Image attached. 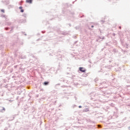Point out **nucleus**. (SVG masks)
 Returning <instances> with one entry per match:
<instances>
[{
  "instance_id": "39448f33",
  "label": "nucleus",
  "mask_w": 130,
  "mask_h": 130,
  "mask_svg": "<svg viewBox=\"0 0 130 130\" xmlns=\"http://www.w3.org/2000/svg\"><path fill=\"white\" fill-rule=\"evenodd\" d=\"M20 12H21V13H24V10L21 9V11H20Z\"/></svg>"
},
{
  "instance_id": "6e6552de",
  "label": "nucleus",
  "mask_w": 130,
  "mask_h": 130,
  "mask_svg": "<svg viewBox=\"0 0 130 130\" xmlns=\"http://www.w3.org/2000/svg\"><path fill=\"white\" fill-rule=\"evenodd\" d=\"M79 108H82V106H79Z\"/></svg>"
},
{
  "instance_id": "7ed1b4c3",
  "label": "nucleus",
  "mask_w": 130,
  "mask_h": 130,
  "mask_svg": "<svg viewBox=\"0 0 130 130\" xmlns=\"http://www.w3.org/2000/svg\"><path fill=\"white\" fill-rule=\"evenodd\" d=\"M26 2L28 4H32V0H26Z\"/></svg>"
},
{
  "instance_id": "0eeeda50",
  "label": "nucleus",
  "mask_w": 130,
  "mask_h": 130,
  "mask_svg": "<svg viewBox=\"0 0 130 130\" xmlns=\"http://www.w3.org/2000/svg\"><path fill=\"white\" fill-rule=\"evenodd\" d=\"M19 9H20V10H22V9H23V7H19Z\"/></svg>"
},
{
  "instance_id": "20e7f679",
  "label": "nucleus",
  "mask_w": 130,
  "mask_h": 130,
  "mask_svg": "<svg viewBox=\"0 0 130 130\" xmlns=\"http://www.w3.org/2000/svg\"><path fill=\"white\" fill-rule=\"evenodd\" d=\"M48 84H49V82H45L44 83V85H45V86L48 85Z\"/></svg>"
},
{
  "instance_id": "f03ea898",
  "label": "nucleus",
  "mask_w": 130,
  "mask_h": 130,
  "mask_svg": "<svg viewBox=\"0 0 130 130\" xmlns=\"http://www.w3.org/2000/svg\"><path fill=\"white\" fill-rule=\"evenodd\" d=\"M6 111V109L3 107H0V112H5Z\"/></svg>"
},
{
  "instance_id": "f257e3e1",
  "label": "nucleus",
  "mask_w": 130,
  "mask_h": 130,
  "mask_svg": "<svg viewBox=\"0 0 130 130\" xmlns=\"http://www.w3.org/2000/svg\"><path fill=\"white\" fill-rule=\"evenodd\" d=\"M79 71H80V72H82V73H85L86 72V70L83 67H80Z\"/></svg>"
},
{
  "instance_id": "1a4fd4ad",
  "label": "nucleus",
  "mask_w": 130,
  "mask_h": 130,
  "mask_svg": "<svg viewBox=\"0 0 130 130\" xmlns=\"http://www.w3.org/2000/svg\"><path fill=\"white\" fill-rule=\"evenodd\" d=\"M91 28H94V25H92Z\"/></svg>"
},
{
  "instance_id": "9d476101",
  "label": "nucleus",
  "mask_w": 130,
  "mask_h": 130,
  "mask_svg": "<svg viewBox=\"0 0 130 130\" xmlns=\"http://www.w3.org/2000/svg\"><path fill=\"white\" fill-rule=\"evenodd\" d=\"M98 126H100V125H99Z\"/></svg>"
},
{
  "instance_id": "423d86ee",
  "label": "nucleus",
  "mask_w": 130,
  "mask_h": 130,
  "mask_svg": "<svg viewBox=\"0 0 130 130\" xmlns=\"http://www.w3.org/2000/svg\"><path fill=\"white\" fill-rule=\"evenodd\" d=\"M1 12H2V13H5V10L4 9L1 10Z\"/></svg>"
}]
</instances>
